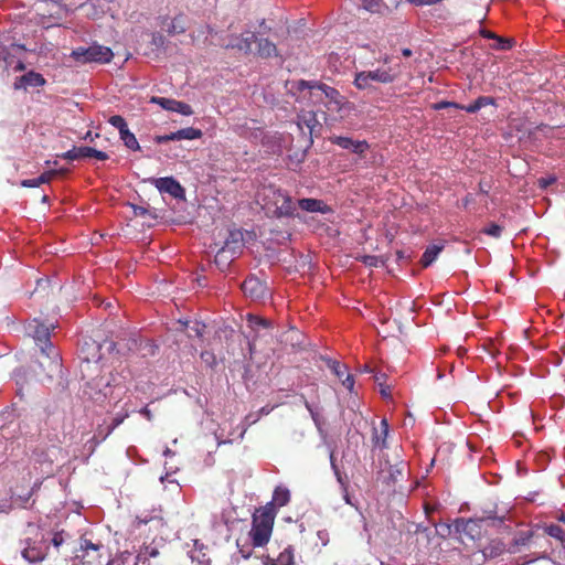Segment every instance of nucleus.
<instances>
[{"instance_id":"nucleus-1","label":"nucleus","mask_w":565,"mask_h":565,"mask_svg":"<svg viewBox=\"0 0 565 565\" xmlns=\"http://www.w3.org/2000/svg\"><path fill=\"white\" fill-rule=\"evenodd\" d=\"M55 326L53 323L45 324L39 319H33L28 324V334L31 335L36 344L40 347L41 352L45 354L50 359L49 363V376L52 377L53 374L61 373L62 364L58 352L55 351L52 342L50 341L51 330H53Z\"/></svg>"},{"instance_id":"nucleus-2","label":"nucleus","mask_w":565,"mask_h":565,"mask_svg":"<svg viewBox=\"0 0 565 565\" xmlns=\"http://www.w3.org/2000/svg\"><path fill=\"white\" fill-rule=\"evenodd\" d=\"M274 520L275 512L271 507H264L255 511L249 532L253 546L263 547L268 543L273 532Z\"/></svg>"},{"instance_id":"nucleus-3","label":"nucleus","mask_w":565,"mask_h":565,"mask_svg":"<svg viewBox=\"0 0 565 565\" xmlns=\"http://www.w3.org/2000/svg\"><path fill=\"white\" fill-rule=\"evenodd\" d=\"M296 87L298 90H305V89H318L320 90L323 96L326 108L330 113H338L340 114L343 108L347 105L345 98L340 94L338 89L334 87L328 86L323 83L316 82V81H305L300 79L297 82Z\"/></svg>"},{"instance_id":"nucleus-4","label":"nucleus","mask_w":565,"mask_h":565,"mask_svg":"<svg viewBox=\"0 0 565 565\" xmlns=\"http://www.w3.org/2000/svg\"><path fill=\"white\" fill-rule=\"evenodd\" d=\"M70 57L78 64H106L113 60L114 53L110 47L94 42L92 45L87 47L78 46L74 49Z\"/></svg>"},{"instance_id":"nucleus-5","label":"nucleus","mask_w":565,"mask_h":565,"mask_svg":"<svg viewBox=\"0 0 565 565\" xmlns=\"http://www.w3.org/2000/svg\"><path fill=\"white\" fill-rule=\"evenodd\" d=\"M534 544L540 547L542 551L534 557V559L547 558L548 551L551 550V544L547 539H544L540 535L537 531H521L519 532L512 540L508 552L509 553H518L520 547L529 546Z\"/></svg>"},{"instance_id":"nucleus-6","label":"nucleus","mask_w":565,"mask_h":565,"mask_svg":"<svg viewBox=\"0 0 565 565\" xmlns=\"http://www.w3.org/2000/svg\"><path fill=\"white\" fill-rule=\"evenodd\" d=\"M243 235L241 232H231L224 246L221 247L214 258L215 265L221 271L226 270L243 248Z\"/></svg>"},{"instance_id":"nucleus-7","label":"nucleus","mask_w":565,"mask_h":565,"mask_svg":"<svg viewBox=\"0 0 565 565\" xmlns=\"http://www.w3.org/2000/svg\"><path fill=\"white\" fill-rule=\"evenodd\" d=\"M508 515V511H502L499 513L497 510L494 511H483L481 516H477L473 519H469L462 522L461 531L469 535L471 539H476L480 535V529L482 524L486 525H497L501 524Z\"/></svg>"},{"instance_id":"nucleus-8","label":"nucleus","mask_w":565,"mask_h":565,"mask_svg":"<svg viewBox=\"0 0 565 565\" xmlns=\"http://www.w3.org/2000/svg\"><path fill=\"white\" fill-rule=\"evenodd\" d=\"M406 463L395 459L394 462L387 458H383L379 462L377 478L387 486L397 483L404 476Z\"/></svg>"},{"instance_id":"nucleus-9","label":"nucleus","mask_w":565,"mask_h":565,"mask_svg":"<svg viewBox=\"0 0 565 565\" xmlns=\"http://www.w3.org/2000/svg\"><path fill=\"white\" fill-rule=\"evenodd\" d=\"M26 51L23 44L15 43L11 38L0 40V67L8 70L15 62L18 55Z\"/></svg>"},{"instance_id":"nucleus-10","label":"nucleus","mask_w":565,"mask_h":565,"mask_svg":"<svg viewBox=\"0 0 565 565\" xmlns=\"http://www.w3.org/2000/svg\"><path fill=\"white\" fill-rule=\"evenodd\" d=\"M102 345L94 340H84L81 349L79 356L82 360V372L90 369V364L97 365L102 360ZM98 369V366H96Z\"/></svg>"},{"instance_id":"nucleus-11","label":"nucleus","mask_w":565,"mask_h":565,"mask_svg":"<svg viewBox=\"0 0 565 565\" xmlns=\"http://www.w3.org/2000/svg\"><path fill=\"white\" fill-rule=\"evenodd\" d=\"M56 157L70 161L79 160L83 158H96L97 160L105 161L109 158L106 152L88 146L73 147L71 150L60 153Z\"/></svg>"},{"instance_id":"nucleus-12","label":"nucleus","mask_w":565,"mask_h":565,"mask_svg":"<svg viewBox=\"0 0 565 565\" xmlns=\"http://www.w3.org/2000/svg\"><path fill=\"white\" fill-rule=\"evenodd\" d=\"M241 287L244 295L254 301L264 299L268 292L266 282L254 275L248 276Z\"/></svg>"},{"instance_id":"nucleus-13","label":"nucleus","mask_w":565,"mask_h":565,"mask_svg":"<svg viewBox=\"0 0 565 565\" xmlns=\"http://www.w3.org/2000/svg\"><path fill=\"white\" fill-rule=\"evenodd\" d=\"M100 545L89 540H82L81 548L75 555V559L84 565H100L99 555Z\"/></svg>"},{"instance_id":"nucleus-14","label":"nucleus","mask_w":565,"mask_h":565,"mask_svg":"<svg viewBox=\"0 0 565 565\" xmlns=\"http://www.w3.org/2000/svg\"><path fill=\"white\" fill-rule=\"evenodd\" d=\"M150 103L157 104L166 110L179 113L183 116H191L193 114V109L189 104L177 99L153 96L151 97Z\"/></svg>"},{"instance_id":"nucleus-15","label":"nucleus","mask_w":565,"mask_h":565,"mask_svg":"<svg viewBox=\"0 0 565 565\" xmlns=\"http://www.w3.org/2000/svg\"><path fill=\"white\" fill-rule=\"evenodd\" d=\"M256 33L245 31L239 35L232 36V41L225 45L226 49L237 50L248 55L253 53L252 44L256 41Z\"/></svg>"},{"instance_id":"nucleus-16","label":"nucleus","mask_w":565,"mask_h":565,"mask_svg":"<svg viewBox=\"0 0 565 565\" xmlns=\"http://www.w3.org/2000/svg\"><path fill=\"white\" fill-rule=\"evenodd\" d=\"M153 184L161 193H168L174 199H182L184 196V189L172 177L154 179Z\"/></svg>"},{"instance_id":"nucleus-17","label":"nucleus","mask_w":565,"mask_h":565,"mask_svg":"<svg viewBox=\"0 0 565 565\" xmlns=\"http://www.w3.org/2000/svg\"><path fill=\"white\" fill-rule=\"evenodd\" d=\"M160 25L171 36L182 34L186 31V17L183 13L177 14L171 20L168 17H162L160 18Z\"/></svg>"},{"instance_id":"nucleus-18","label":"nucleus","mask_w":565,"mask_h":565,"mask_svg":"<svg viewBox=\"0 0 565 565\" xmlns=\"http://www.w3.org/2000/svg\"><path fill=\"white\" fill-rule=\"evenodd\" d=\"M255 43H256V49L254 51V54L256 56L264 58V60L281 56L277 45L274 42H271L269 39L263 38V36H257Z\"/></svg>"},{"instance_id":"nucleus-19","label":"nucleus","mask_w":565,"mask_h":565,"mask_svg":"<svg viewBox=\"0 0 565 565\" xmlns=\"http://www.w3.org/2000/svg\"><path fill=\"white\" fill-rule=\"evenodd\" d=\"M330 141L333 145H337L343 149H349L356 154H363L369 149V143L365 140L355 141L349 137L333 136L330 138Z\"/></svg>"},{"instance_id":"nucleus-20","label":"nucleus","mask_w":565,"mask_h":565,"mask_svg":"<svg viewBox=\"0 0 565 565\" xmlns=\"http://www.w3.org/2000/svg\"><path fill=\"white\" fill-rule=\"evenodd\" d=\"M298 127L300 129H303V127L308 128L310 137L319 132L322 128L317 118V114L312 110L301 111V114L298 115Z\"/></svg>"},{"instance_id":"nucleus-21","label":"nucleus","mask_w":565,"mask_h":565,"mask_svg":"<svg viewBox=\"0 0 565 565\" xmlns=\"http://www.w3.org/2000/svg\"><path fill=\"white\" fill-rule=\"evenodd\" d=\"M45 83L46 81L42 74L36 73L34 71H30L18 78V81L14 83V87L17 89L26 86L40 87L43 86Z\"/></svg>"},{"instance_id":"nucleus-22","label":"nucleus","mask_w":565,"mask_h":565,"mask_svg":"<svg viewBox=\"0 0 565 565\" xmlns=\"http://www.w3.org/2000/svg\"><path fill=\"white\" fill-rule=\"evenodd\" d=\"M387 437H388V423L386 419H382L380 423V427L373 428L372 435V444L374 448L384 449L387 447Z\"/></svg>"},{"instance_id":"nucleus-23","label":"nucleus","mask_w":565,"mask_h":565,"mask_svg":"<svg viewBox=\"0 0 565 565\" xmlns=\"http://www.w3.org/2000/svg\"><path fill=\"white\" fill-rule=\"evenodd\" d=\"M26 545L22 551V556L30 563H35L43 561L46 555V548L36 545L35 543H31L30 541L25 542Z\"/></svg>"},{"instance_id":"nucleus-24","label":"nucleus","mask_w":565,"mask_h":565,"mask_svg":"<svg viewBox=\"0 0 565 565\" xmlns=\"http://www.w3.org/2000/svg\"><path fill=\"white\" fill-rule=\"evenodd\" d=\"M86 9V15L89 19L96 20L102 18L107 10V3L105 0H89L88 2L81 6Z\"/></svg>"},{"instance_id":"nucleus-25","label":"nucleus","mask_w":565,"mask_h":565,"mask_svg":"<svg viewBox=\"0 0 565 565\" xmlns=\"http://www.w3.org/2000/svg\"><path fill=\"white\" fill-rule=\"evenodd\" d=\"M298 206L307 212H319V213H328L330 207L322 201L318 199H301L298 201Z\"/></svg>"},{"instance_id":"nucleus-26","label":"nucleus","mask_w":565,"mask_h":565,"mask_svg":"<svg viewBox=\"0 0 565 565\" xmlns=\"http://www.w3.org/2000/svg\"><path fill=\"white\" fill-rule=\"evenodd\" d=\"M433 108L435 110H440V109H444V108L462 109V110H466L469 114H475V113H477L478 110L481 109V107H480V105L478 104L477 100H475L473 103H471V104H469L467 106L459 105V104H457L455 102L443 100V102H439V103H435L433 105Z\"/></svg>"},{"instance_id":"nucleus-27","label":"nucleus","mask_w":565,"mask_h":565,"mask_svg":"<svg viewBox=\"0 0 565 565\" xmlns=\"http://www.w3.org/2000/svg\"><path fill=\"white\" fill-rule=\"evenodd\" d=\"M128 417V412L125 411V412H121V413H118L116 414L113 418H111V422L109 424H107L106 422L104 423L103 426H99L98 428V434L102 435L104 434L103 436V439H105L107 436H109L120 424L124 423V420Z\"/></svg>"},{"instance_id":"nucleus-28","label":"nucleus","mask_w":565,"mask_h":565,"mask_svg":"<svg viewBox=\"0 0 565 565\" xmlns=\"http://www.w3.org/2000/svg\"><path fill=\"white\" fill-rule=\"evenodd\" d=\"M505 544L500 540H491L484 547H483V555L484 557L494 558L500 556L505 551Z\"/></svg>"},{"instance_id":"nucleus-29","label":"nucleus","mask_w":565,"mask_h":565,"mask_svg":"<svg viewBox=\"0 0 565 565\" xmlns=\"http://www.w3.org/2000/svg\"><path fill=\"white\" fill-rule=\"evenodd\" d=\"M444 246L443 245H429L423 256H422V259H420V264L424 268L430 266L435 260L436 258L438 257L439 253L443 250Z\"/></svg>"},{"instance_id":"nucleus-30","label":"nucleus","mask_w":565,"mask_h":565,"mask_svg":"<svg viewBox=\"0 0 565 565\" xmlns=\"http://www.w3.org/2000/svg\"><path fill=\"white\" fill-rule=\"evenodd\" d=\"M172 135H173V140H182V139L194 140V139H200L203 136V132L199 128L186 127V128H182L178 131L172 132Z\"/></svg>"},{"instance_id":"nucleus-31","label":"nucleus","mask_w":565,"mask_h":565,"mask_svg":"<svg viewBox=\"0 0 565 565\" xmlns=\"http://www.w3.org/2000/svg\"><path fill=\"white\" fill-rule=\"evenodd\" d=\"M367 74L370 76V79H372V82H377V83H382V84H390V83L394 82V79L396 78V75L392 74L391 70L377 68L374 71H369Z\"/></svg>"},{"instance_id":"nucleus-32","label":"nucleus","mask_w":565,"mask_h":565,"mask_svg":"<svg viewBox=\"0 0 565 565\" xmlns=\"http://www.w3.org/2000/svg\"><path fill=\"white\" fill-rule=\"evenodd\" d=\"M271 565H294V550L287 546L277 557H267Z\"/></svg>"},{"instance_id":"nucleus-33","label":"nucleus","mask_w":565,"mask_h":565,"mask_svg":"<svg viewBox=\"0 0 565 565\" xmlns=\"http://www.w3.org/2000/svg\"><path fill=\"white\" fill-rule=\"evenodd\" d=\"M55 178V172H50V170L43 172L40 177L34 179H26L21 182V185L24 188H36L43 183H49Z\"/></svg>"},{"instance_id":"nucleus-34","label":"nucleus","mask_w":565,"mask_h":565,"mask_svg":"<svg viewBox=\"0 0 565 565\" xmlns=\"http://www.w3.org/2000/svg\"><path fill=\"white\" fill-rule=\"evenodd\" d=\"M160 554L159 550L157 546L154 545H145L140 551L139 553L137 554V562L138 563H142V564H146L148 563L151 558H156L158 557Z\"/></svg>"},{"instance_id":"nucleus-35","label":"nucleus","mask_w":565,"mask_h":565,"mask_svg":"<svg viewBox=\"0 0 565 565\" xmlns=\"http://www.w3.org/2000/svg\"><path fill=\"white\" fill-rule=\"evenodd\" d=\"M296 206L289 195H282V202L276 209V214L280 216H294Z\"/></svg>"},{"instance_id":"nucleus-36","label":"nucleus","mask_w":565,"mask_h":565,"mask_svg":"<svg viewBox=\"0 0 565 565\" xmlns=\"http://www.w3.org/2000/svg\"><path fill=\"white\" fill-rule=\"evenodd\" d=\"M542 530H543V533L540 535L543 536L544 539H546L545 536L547 535V536L556 539L561 543L565 542V531L561 526H558L556 524H550V525L542 526Z\"/></svg>"},{"instance_id":"nucleus-37","label":"nucleus","mask_w":565,"mask_h":565,"mask_svg":"<svg viewBox=\"0 0 565 565\" xmlns=\"http://www.w3.org/2000/svg\"><path fill=\"white\" fill-rule=\"evenodd\" d=\"M363 8L371 13H384L387 10V4L383 0H362Z\"/></svg>"},{"instance_id":"nucleus-38","label":"nucleus","mask_w":565,"mask_h":565,"mask_svg":"<svg viewBox=\"0 0 565 565\" xmlns=\"http://www.w3.org/2000/svg\"><path fill=\"white\" fill-rule=\"evenodd\" d=\"M119 136H120V139L122 140L124 145L129 150H132V151L140 150V146H139V142H138L136 136L129 129L122 131V134H120Z\"/></svg>"},{"instance_id":"nucleus-39","label":"nucleus","mask_w":565,"mask_h":565,"mask_svg":"<svg viewBox=\"0 0 565 565\" xmlns=\"http://www.w3.org/2000/svg\"><path fill=\"white\" fill-rule=\"evenodd\" d=\"M290 500V493L287 489L276 488L273 495V502L278 507L286 505Z\"/></svg>"},{"instance_id":"nucleus-40","label":"nucleus","mask_w":565,"mask_h":565,"mask_svg":"<svg viewBox=\"0 0 565 565\" xmlns=\"http://www.w3.org/2000/svg\"><path fill=\"white\" fill-rule=\"evenodd\" d=\"M372 83L373 82H372V79H370L367 72L363 71V72L356 73L355 78H354V85L356 88L370 89L373 87Z\"/></svg>"},{"instance_id":"nucleus-41","label":"nucleus","mask_w":565,"mask_h":565,"mask_svg":"<svg viewBox=\"0 0 565 565\" xmlns=\"http://www.w3.org/2000/svg\"><path fill=\"white\" fill-rule=\"evenodd\" d=\"M108 122L118 129L119 131V135L122 134V131L127 130L128 129V125L125 120L124 117H121L120 115H114L111 116L109 119H108Z\"/></svg>"},{"instance_id":"nucleus-42","label":"nucleus","mask_w":565,"mask_h":565,"mask_svg":"<svg viewBox=\"0 0 565 565\" xmlns=\"http://www.w3.org/2000/svg\"><path fill=\"white\" fill-rule=\"evenodd\" d=\"M247 322H248V326L252 329H255V330L260 328V327H263V328L269 327V321L268 320L263 319V318L257 317V316H253V315H248Z\"/></svg>"},{"instance_id":"nucleus-43","label":"nucleus","mask_w":565,"mask_h":565,"mask_svg":"<svg viewBox=\"0 0 565 565\" xmlns=\"http://www.w3.org/2000/svg\"><path fill=\"white\" fill-rule=\"evenodd\" d=\"M329 367L332 370V372L334 373V375L339 379V380H342L347 374H348V367L347 365L344 364H341L340 362L338 361H332L330 364H329Z\"/></svg>"},{"instance_id":"nucleus-44","label":"nucleus","mask_w":565,"mask_h":565,"mask_svg":"<svg viewBox=\"0 0 565 565\" xmlns=\"http://www.w3.org/2000/svg\"><path fill=\"white\" fill-rule=\"evenodd\" d=\"M483 234L499 238L502 235L503 227L497 223H491L481 231Z\"/></svg>"},{"instance_id":"nucleus-45","label":"nucleus","mask_w":565,"mask_h":565,"mask_svg":"<svg viewBox=\"0 0 565 565\" xmlns=\"http://www.w3.org/2000/svg\"><path fill=\"white\" fill-rule=\"evenodd\" d=\"M205 329L206 326L203 322L194 321V323L189 327V337L195 335L202 338L205 333Z\"/></svg>"},{"instance_id":"nucleus-46","label":"nucleus","mask_w":565,"mask_h":565,"mask_svg":"<svg viewBox=\"0 0 565 565\" xmlns=\"http://www.w3.org/2000/svg\"><path fill=\"white\" fill-rule=\"evenodd\" d=\"M316 535L318 539V542H316V546L323 547L327 546L328 543L330 542V534L327 530H318Z\"/></svg>"},{"instance_id":"nucleus-47","label":"nucleus","mask_w":565,"mask_h":565,"mask_svg":"<svg viewBox=\"0 0 565 565\" xmlns=\"http://www.w3.org/2000/svg\"><path fill=\"white\" fill-rule=\"evenodd\" d=\"M201 359L210 367H213L216 364L215 354L211 351L201 352Z\"/></svg>"},{"instance_id":"nucleus-48","label":"nucleus","mask_w":565,"mask_h":565,"mask_svg":"<svg viewBox=\"0 0 565 565\" xmlns=\"http://www.w3.org/2000/svg\"><path fill=\"white\" fill-rule=\"evenodd\" d=\"M557 181L555 175H548L546 178H540L537 180V185L540 189L545 190L547 186L554 184Z\"/></svg>"},{"instance_id":"nucleus-49","label":"nucleus","mask_w":565,"mask_h":565,"mask_svg":"<svg viewBox=\"0 0 565 565\" xmlns=\"http://www.w3.org/2000/svg\"><path fill=\"white\" fill-rule=\"evenodd\" d=\"M497 44L494 45L498 50H509L512 47L513 41L511 39H503L498 36L497 38Z\"/></svg>"},{"instance_id":"nucleus-50","label":"nucleus","mask_w":565,"mask_h":565,"mask_svg":"<svg viewBox=\"0 0 565 565\" xmlns=\"http://www.w3.org/2000/svg\"><path fill=\"white\" fill-rule=\"evenodd\" d=\"M341 382H342V385H343L348 391H350V392H352V391H353V387H354V377H353V375H351V374H349V373H348V374L345 375V377H343V379L341 380Z\"/></svg>"},{"instance_id":"nucleus-51","label":"nucleus","mask_w":565,"mask_h":565,"mask_svg":"<svg viewBox=\"0 0 565 565\" xmlns=\"http://www.w3.org/2000/svg\"><path fill=\"white\" fill-rule=\"evenodd\" d=\"M476 100L478 102L481 108L489 105H494L495 103L494 98L491 96H480Z\"/></svg>"},{"instance_id":"nucleus-52","label":"nucleus","mask_w":565,"mask_h":565,"mask_svg":"<svg viewBox=\"0 0 565 565\" xmlns=\"http://www.w3.org/2000/svg\"><path fill=\"white\" fill-rule=\"evenodd\" d=\"M132 210H134V215L135 216H146V215H150V211L143 206H139V205H132Z\"/></svg>"},{"instance_id":"nucleus-53","label":"nucleus","mask_w":565,"mask_h":565,"mask_svg":"<svg viewBox=\"0 0 565 565\" xmlns=\"http://www.w3.org/2000/svg\"><path fill=\"white\" fill-rule=\"evenodd\" d=\"M431 531L428 527L417 525L415 530V534L420 535L425 539H429Z\"/></svg>"},{"instance_id":"nucleus-54","label":"nucleus","mask_w":565,"mask_h":565,"mask_svg":"<svg viewBox=\"0 0 565 565\" xmlns=\"http://www.w3.org/2000/svg\"><path fill=\"white\" fill-rule=\"evenodd\" d=\"M63 543H64L63 533L62 532L54 533V535L52 537V544L55 547H60Z\"/></svg>"},{"instance_id":"nucleus-55","label":"nucleus","mask_w":565,"mask_h":565,"mask_svg":"<svg viewBox=\"0 0 565 565\" xmlns=\"http://www.w3.org/2000/svg\"><path fill=\"white\" fill-rule=\"evenodd\" d=\"M152 44L156 45V46H163L164 42H166V39L162 34L160 33H153L152 34Z\"/></svg>"},{"instance_id":"nucleus-56","label":"nucleus","mask_w":565,"mask_h":565,"mask_svg":"<svg viewBox=\"0 0 565 565\" xmlns=\"http://www.w3.org/2000/svg\"><path fill=\"white\" fill-rule=\"evenodd\" d=\"M154 141L157 143H166L168 141H174L172 132L169 135L156 136Z\"/></svg>"},{"instance_id":"nucleus-57","label":"nucleus","mask_w":565,"mask_h":565,"mask_svg":"<svg viewBox=\"0 0 565 565\" xmlns=\"http://www.w3.org/2000/svg\"><path fill=\"white\" fill-rule=\"evenodd\" d=\"M363 263L367 266H376L377 258L375 256H364Z\"/></svg>"},{"instance_id":"nucleus-58","label":"nucleus","mask_w":565,"mask_h":565,"mask_svg":"<svg viewBox=\"0 0 565 565\" xmlns=\"http://www.w3.org/2000/svg\"><path fill=\"white\" fill-rule=\"evenodd\" d=\"M330 459H331V466H332V468H333V470H334V473H335V476H337V479H338V481H339V482H341V483H342V477H341V473H340V471H339V469H338V467H337V465H335V462H334L333 454H331Z\"/></svg>"},{"instance_id":"nucleus-59","label":"nucleus","mask_w":565,"mask_h":565,"mask_svg":"<svg viewBox=\"0 0 565 565\" xmlns=\"http://www.w3.org/2000/svg\"><path fill=\"white\" fill-rule=\"evenodd\" d=\"M12 66L15 72H22L25 70V65L21 60L15 58V62Z\"/></svg>"},{"instance_id":"nucleus-60","label":"nucleus","mask_w":565,"mask_h":565,"mask_svg":"<svg viewBox=\"0 0 565 565\" xmlns=\"http://www.w3.org/2000/svg\"><path fill=\"white\" fill-rule=\"evenodd\" d=\"M479 190H480L481 193L488 194L489 190H490V184L484 182L483 180H481L479 182Z\"/></svg>"},{"instance_id":"nucleus-61","label":"nucleus","mask_w":565,"mask_h":565,"mask_svg":"<svg viewBox=\"0 0 565 565\" xmlns=\"http://www.w3.org/2000/svg\"><path fill=\"white\" fill-rule=\"evenodd\" d=\"M140 414L143 415L148 420L152 419V413L147 406L140 409Z\"/></svg>"},{"instance_id":"nucleus-62","label":"nucleus","mask_w":565,"mask_h":565,"mask_svg":"<svg viewBox=\"0 0 565 565\" xmlns=\"http://www.w3.org/2000/svg\"><path fill=\"white\" fill-rule=\"evenodd\" d=\"M68 169L67 168H60V169H52L50 170V172H55V177L57 175H64L66 173H68Z\"/></svg>"},{"instance_id":"nucleus-63","label":"nucleus","mask_w":565,"mask_h":565,"mask_svg":"<svg viewBox=\"0 0 565 565\" xmlns=\"http://www.w3.org/2000/svg\"><path fill=\"white\" fill-rule=\"evenodd\" d=\"M239 553L242 554V556H243L244 558H248V557L250 556V554H252V551H250L249 548H248V550H246V548H244V547L242 546V547H239Z\"/></svg>"},{"instance_id":"nucleus-64","label":"nucleus","mask_w":565,"mask_h":565,"mask_svg":"<svg viewBox=\"0 0 565 565\" xmlns=\"http://www.w3.org/2000/svg\"><path fill=\"white\" fill-rule=\"evenodd\" d=\"M380 392H381V394H382L383 396H385V397H386V396H390V394H391V388H390V386H384V385L382 384Z\"/></svg>"}]
</instances>
